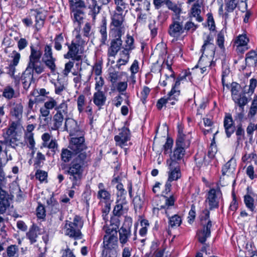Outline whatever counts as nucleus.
<instances>
[{"label":"nucleus","mask_w":257,"mask_h":257,"mask_svg":"<svg viewBox=\"0 0 257 257\" xmlns=\"http://www.w3.org/2000/svg\"><path fill=\"white\" fill-rule=\"evenodd\" d=\"M236 127V135L237 136V142L238 144L240 141L241 140V137L244 135V131L242 127L241 123H238Z\"/></svg>","instance_id":"nucleus-56"},{"label":"nucleus","mask_w":257,"mask_h":257,"mask_svg":"<svg viewBox=\"0 0 257 257\" xmlns=\"http://www.w3.org/2000/svg\"><path fill=\"white\" fill-rule=\"evenodd\" d=\"M31 53L29 57L28 66L33 67L35 73L40 74L44 71V66L40 61L42 53L41 51L35 47L33 45L30 46Z\"/></svg>","instance_id":"nucleus-3"},{"label":"nucleus","mask_w":257,"mask_h":257,"mask_svg":"<svg viewBox=\"0 0 257 257\" xmlns=\"http://www.w3.org/2000/svg\"><path fill=\"white\" fill-rule=\"evenodd\" d=\"M190 142L187 139L186 135L183 133V130L179 128L178 135L176 140V146L183 148H187L189 146Z\"/></svg>","instance_id":"nucleus-26"},{"label":"nucleus","mask_w":257,"mask_h":257,"mask_svg":"<svg viewBox=\"0 0 257 257\" xmlns=\"http://www.w3.org/2000/svg\"><path fill=\"white\" fill-rule=\"evenodd\" d=\"M111 35L113 39L108 49L107 55L108 57H115L122 46V41L121 39L122 35L118 34H111Z\"/></svg>","instance_id":"nucleus-11"},{"label":"nucleus","mask_w":257,"mask_h":257,"mask_svg":"<svg viewBox=\"0 0 257 257\" xmlns=\"http://www.w3.org/2000/svg\"><path fill=\"white\" fill-rule=\"evenodd\" d=\"M134 39L132 36H128L127 37V39L125 40V44L123 47L124 48H127V49L132 51L135 48V46H134Z\"/></svg>","instance_id":"nucleus-62"},{"label":"nucleus","mask_w":257,"mask_h":257,"mask_svg":"<svg viewBox=\"0 0 257 257\" xmlns=\"http://www.w3.org/2000/svg\"><path fill=\"white\" fill-rule=\"evenodd\" d=\"M235 163H233L232 159L228 161L222 167V174L223 176H229L232 174L235 170Z\"/></svg>","instance_id":"nucleus-33"},{"label":"nucleus","mask_w":257,"mask_h":257,"mask_svg":"<svg viewBox=\"0 0 257 257\" xmlns=\"http://www.w3.org/2000/svg\"><path fill=\"white\" fill-rule=\"evenodd\" d=\"M87 158L88 154L86 152L81 153L73 158L69 165L66 172L72 183L71 188L77 189L81 185Z\"/></svg>","instance_id":"nucleus-1"},{"label":"nucleus","mask_w":257,"mask_h":257,"mask_svg":"<svg viewBox=\"0 0 257 257\" xmlns=\"http://www.w3.org/2000/svg\"><path fill=\"white\" fill-rule=\"evenodd\" d=\"M43 61L46 66L50 69L52 73H53L55 71L56 69V66L55 64L56 59L54 57L43 59Z\"/></svg>","instance_id":"nucleus-44"},{"label":"nucleus","mask_w":257,"mask_h":257,"mask_svg":"<svg viewBox=\"0 0 257 257\" xmlns=\"http://www.w3.org/2000/svg\"><path fill=\"white\" fill-rule=\"evenodd\" d=\"M107 21L105 18L103 17L101 20V24L99 27V32L100 35V45H104L106 44L107 39L106 31Z\"/></svg>","instance_id":"nucleus-23"},{"label":"nucleus","mask_w":257,"mask_h":257,"mask_svg":"<svg viewBox=\"0 0 257 257\" xmlns=\"http://www.w3.org/2000/svg\"><path fill=\"white\" fill-rule=\"evenodd\" d=\"M19 247L16 245H11L7 248V255L5 257H18Z\"/></svg>","instance_id":"nucleus-39"},{"label":"nucleus","mask_w":257,"mask_h":257,"mask_svg":"<svg viewBox=\"0 0 257 257\" xmlns=\"http://www.w3.org/2000/svg\"><path fill=\"white\" fill-rule=\"evenodd\" d=\"M222 193L220 189H211L207 193L206 201L208 202L210 210L219 207V200Z\"/></svg>","instance_id":"nucleus-10"},{"label":"nucleus","mask_w":257,"mask_h":257,"mask_svg":"<svg viewBox=\"0 0 257 257\" xmlns=\"http://www.w3.org/2000/svg\"><path fill=\"white\" fill-rule=\"evenodd\" d=\"M70 10L76 11L87 8V3L82 0H69Z\"/></svg>","instance_id":"nucleus-30"},{"label":"nucleus","mask_w":257,"mask_h":257,"mask_svg":"<svg viewBox=\"0 0 257 257\" xmlns=\"http://www.w3.org/2000/svg\"><path fill=\"white\" fill-rule=\"evenodd\" d=\"M44 147L51 149L52 152L55 153L56 150L58 149V145L56 139H52L46 145H44Z\"/></svg>","instance_id":"nucleus-59"},{"label":"nucleus","mask_w":257,"mask_h":257,"mask_svg":"<svg viewBox=\"0 0 257 257\" xmlns=\"http://www.w3.org/2000/svg\"><path fill=\"white\" fill-rule=\"evenodd\" d=\"M23 112V106L21 103L14 104L11 110V115L18 120L22 118Z\"/></svg>","instance_id":"nucleus-29"},{"label":"nucleus","mask_w":257,"mask_h":257,"mask_svg":"<svg viewBox=\"0 0 257 257\" xmlns=\"http://www.w3.org/2000/svg\"><path fill=\"white\" fill-rule=\"evenodd\" d=\"M166 5L169 9L174 12L175 14L173 16H180V13L181 10L176 4L172 3L170 0H167Z\"/></svg>","instance_id":"nucleus-43"},{"label":"nucleus","mask_w":257,"mask_h":257,"mask_svg":"<svg viewBox=\"0 0 257 257\" xmlns=\"http://www.w3.org/2000/svg\"><path fill=\"white\" fill-rule=\"evenodd\" d=\"M204 44L202 46L201 52L202 55L204 53V51L206 48L210 49L211 51V54H214L215 53V46L213 44V38L210 34H207L206 38H204Z\"/></svg>","instance_id":"nucleus-25"},{"label":"nucleus","mask_w":257,"mask_h":257,"mask_svg":"<svg viewBox=\"0 0 257 257\" xmlns=\"http://www.w3.org/2000/svg\"><path fill=\"white\" fill-rule=\"evenodd\" d=\"M64 130L68 132L70 136H83V132L77 122L72 118H65Z\"/></svg>","instance_id":"nucleus-9"},{"label":"nucleus","mask_w":257,"mask_h":257,"mask_svg":"<svg viewBox=\"0 0 257 257\" xmlns=\"http://www.w3.org/2000/svg\"><path fill=\"white\" fill-rule=\"evenodd\" d=\"M244 202L246 206L249 209L250 211H253L254 210V199L251 196L249 195H245L244 196Z\"/></svg>","instance_id":"nucleus-47"},{"label":"nucleus","mask_w":257,"mask_h":257,"mask_svg":"<svg viewBox=\"0 0 257 257\" xmlns=\"http://www.w3.org/2000/svg\"><path fill=\"white\" fill-rule=\"evenodd\" d=\"M73 153L67 149H62L61 154L62 161L64 163L69 162L72 158L73 159L76 156V155L73 156Z\"/></svg>","instance_id":"nucleus-38"},{"label":"nucleus","mask_w":257,"mask_h":257,"mask_svg":"<svg viewBox=\"0 0 257 257\" xmlns=\"http://www.w3.org/2000/svg\"><path fill=\"white\" fill-rule=\"evenodd\" d=\"M169 164V181L177 180L181 177V172L180 167L176 161H171Z\"/></svg>","instance_id":"nucleus-17"},{"label":"nucleus","mask_w":257,"mask_h":257,"mask_svg":"<svg viewBox=\"0 0 257 257\" xmlns=\"http://www.w3.org/2000/svg\"><path fill=\"white\" fill-rule=\"evenodd\" d=\"M238 0H225V12L224 14L225 19L228 17V13L232 12L236 8Z\"/></svg>","instance_id":"nucleus-31"},{"label":"nucleus","mask_w":257,"mask_h":257,"mask_svg":"<svg viewBox=\"0 0 257 257\" xmlns=\"http://www.w3.org/2000/svg\"><path fill=\"white\" fill-rule=\"evenodd\" d=\"M128 210L127 204H122V203H117L113 210V214L114 216H120L125 213Z\"/></svg>","instance_id":"nucleus-32"},{"label":"nucleus","mask_w":257,"mask_h":257,"mask_svg":"<svg viewBox=\"0 0 257 257\" xmlns=\"http://www.w3.org/2000/svg\"><path fill=\"white\" fill-rule=\"evenodd\" d=\"M45 160V156L41 152H38L36 158V161L34 163V166L35 168H38L41 167V164L43 161Z\"/></svg>","instance_id":"nucleus-57"},{"label":"nucleus","mask_w":257,"mask_h":257,"mask_svg":"<svg viewBox=\"0 0 257 257\" xmlns=\"http://www.w3.org/2000/svg\"><path fill=\"white\" fill-rule=\"evenodd\" d=\"M165 205L164 206L162 205L160 206V208H165V213L167 216L169 217V226L172 228L176 227L179 226L182 222V219L180 216L178 215H174L172 217L169 216V211L170 209V207L173 206L174 204L175 200V198L173 196H171L170 197H165Z\"/></svg>","instance_id":"nucleus-4"},{"label":"nucleus","mask_w":257,"mask_h":257,"mask_svg":"<svg viewBox=\"0 0 257 257\" xmlns=\"http://www.w3.org/2000/svg\"><path fill=\"white\" fill-rule=\"evenodd\" d=\"M185 148L183 147L176 146L173 152V156L171 157L170 160L167 161V163H170L171 161H176L182 160L185 155Z\"/></svg>","instance_id":"nucleus-28"},{"label":"nucleus","mask_w":257,"mask_h":257,"mask_svg":"<svg viewBox=\"0 0 257 257\" xmlns=\"http://www.w3.org/2000/svg\"><path fill=\"white\" fill-rule=\"evenodd\" d=\"M132 226V221L131 218L126 219L118 230L119 242L122 245L128 241V238L131 236Z\"/></svg>","instance_id":"nucleus-7"},{"label":"nucleus","mask_w":257,"mask_h":257,"mask_svg":"<svg viewBox=\"0 0 257 257\" xmlns=\"http://www.w3.org/2000/svg\"><path fill=\"white\" fill-rule=\"evenodd\" d=\"M119 131L118 135L115 136L114 139L116 145L122 148L126 145V143L130 140L131 133L130 130L126 127H122Z\"/></svg>","instance_id":"nucleus-13"},{"label":"nucleus","mask_w":257,"mask_h":257,"mask_svg":"<svg viewBox=\"0 0 257 257\" xmlns=\"http://www.w3.org/2000/svg\"><path fill=\"white\" fill-rule=\"evenodd\" d=\"M78 137L72 138L69 145V148L76 155L86 152L84 151L87 148L84 144V138L83 136Z\"/></svg>","instance_id":"nucleus-8"},{"label":"nucleus","mask_w":257,"mask_h":257,"mask_svg":"<svg viewBox=\"0 0 257 257\" xmlns=\"http://www.w3.org/2000/svg\"><path fill=\"white\" fill-rule=\"evenodd\" d=\"M52 198L47 201L48 207L51 210L52 213H56L59 210V205L55 201H53Z\"/></svg>","instance_id":"nucleus-46"},{"label":"nucleus","mask_w":257,"mask_h":257,"mask_svg":"<svg viewBox=\"0 0 257 257\" xmlns=\"http://www.w3.org/2000/svg\"><path fill=\"white\" fill-rule=\"evenodd\" d=\"M30 15L35 17L36 28L37 29H41L43 27L45 20L46 17L44 14L39 10L31 9Z\"/></svg>","instance_id":"nucleus-20"},{"label":"nucleus","mask_w":257,"mask_h":257,"mask_svg":"<svg viewBox=\"0 0 257 257\" xmlns=\"http://www.w3.org/2000/svg\"><path fill=\"white\" fill-rule=\"evenodd\" d=\"M173 99H175V96H170V93H169L167 98L163 97L158 100L156 104L157 108L159 110H161L164 106H165V105L169 102V101H171Z\"/></svg>","instance_id":"nucleus-41"},{"label":"nucleus","mask_w":257,"mask_h":257,"mask_svg":"<svg viewBox=\"0 0 257 257\" xmlns=\"http://www.w3.org/2000/svg\"><path fill=\"white\" fill-rule=\"evenodd\" d=\"M85 102L86 98L83 94H81L78 97L77 100V108L80 113L83 111Z\"/></svg>","instance_id":"nucleus-49"},{"label":"nucleus","mask_w":257,"mask_h":257,"mask_svg":"<svg viewBox=\"0 0 257 257\" xmlns=\"http://www.w3.org/2000/svg\"><path fill=\"white\" fill-rule=\"evenodd\" d=\"M248 42L249 39L246 35H239L236 38L234 41L236 46H248Z\"/></svg>","instance_id":"nucleus-42"},{"label":"nucleus","mask_w":257,"mask_h":257,"mask_svg":"<svg viewBox=\"0 0 257 257\" xmlns=\"http://www.w3.org/2000/svg\"><path fill=\"white\" fill-rule=\"evenodd\" d=\"M210 228V224L209 223L206 227H203L202 229L198 231L197 235L198 241L200 243H205L207 238L210 237L211 235Z\"/></svg>","instance_id":"nucleus-22"},{"label":"nucleus","mask_w":257,"mask_h":257,"mask_svg":"<svg viewBox=\"0 0 257 257\" xmlns=\"http://www.w3.org/2000/svg\"><path fill=\"white\" fill-rule=\"evenodd\" d=\"M97 198L100 199V203H111V195L110 193L106 190L98 191Z\"/></svg>","instance_id":"nucleus-36"},{"label":"nucleus","mask_w":257,"mask_h":257,"mask_svg":"<svg viewBox=\"0 0 257 257\" xmlns=\"http://www.w3.org/2000/svg\"><path fill=\"white\" fill-rule=\"evenodd\" d=\"M34 72H35V68L33 69V67L27 65L26 70L22 75L21 80L23 87L26 90H27L29 88L34 79Z\"/></svg>","instance_id":"nucleus-14"},{"label":"nucleus","mask_w":257,"mask_h":257,"mask_svg":"<svg viewBox=\"0 0 257 257\" xmlns=\"http://www.w3.org/2000/svg\"><path fill=\"white\" fill-rule=\"evenodd\" d=\"M127 192L126 190H122V192H117V203H122V204H127V202L126 200V195Z\"/></svg>","instance_id":"nucleus-55"},{"label":"nucleus","mask_w":257,"mask_h":257,"mask_svg":"<svg viewBox=\"0 0 257 257\" xmlns=\"http://www.w3.org/2000/svg\"><path fill=\"white\" fill-rule=\"evenodd\" d=\"M109 229H107L106 231L107 234L103 237V246L106 249H111L114 248L116 245L117 242V237L116 236V231L114 233L111 234L109 232Z\"/></svg>","instance_id":"nucleus-18"},{"label":"nucleus","mask_w":257,"mask_h":257,"mask_svg":"<svg viewBox=\"0 0 257 257\" xmlns=\"http://www.w3.org/2000/svg\"><path fill=\"white\" fill-rule=\"evenodd\" d=\"M82 226L83 221L81 218L76 215L73 221H66L65 225V234L75 239H81L82 237V234L80 230Z\"/></svg>","instance_id":"nucleus-2"},{"label":"nucleus","mask_w":257,"mask_h":257,"mask_svg":"<svg viewBox=\"0 0 257 257\" xmlns=\"http://www.w3.org/2000/svg\"><path fill=\"white\" fill-rule=\"evenodd\" d=\"M106 97L102 91H96L93 94V101L94 103L98 107L104 105Z\"/></svg>","instance_id":"nucleus-27"},{"label":"nucleus","mask_w":257,"mask_h":257,"mask_svg":"<svg viewBox=\"0 0 257 257\" xmlns=\"http://www.w3.org/2000/svg\"><path fill=\"white\" fill-rule=\"evenodd\" d=\"M54 48L57 51L62 49L61 44L64 42V37L62 33L57 35L54 40Z\"/></svg>","instance_id":"nucleus-45"},{"label":"nucleus","mask_w":257,"mask_h":257,"mask_svg":"<svg viewBox=\"0 0 257 257\" xmlns=\"http://www.w3.org/2000/svg\"><path fill=\"white\" fill-rule=\"evenodd\" d=\"M64 115L60 113H56L53 116V124L52 129L53 130H58L62 125L64 120Z\"/></svg>","instance_id":"nucleus-35"},{"label":"nucleus","mask_w":257,"mask_h":257,"mask_svg":"<svg viewBox=\"0 0 257 257\" xmlns=\"http://www.w3.org/2000/svg\"><path fill=\"white\" fill-rule=\"evenodd\" d=\"M249 60H252L254 63L257 61V53L254 51H250L246 54L245 62L247 64Z\"/></svg>","instance_id":"nucleus-64"},{"label":"nucleus","mask_w":257,"mask_h":257,"mask_svg":"<svg viewBox=\"0 0 257 257\" xmlns=\"http://www.w3.org/2000/svg\"><path fill=\"white\" fill-rule=\"evenodd\" d=\"M198 27V25H195L191 21L187 22L185 25L183 24L184 32H186L191 31L192 33L195 31Z\"/></svg>","instance_id":"nucleus-53"},{"label":"nucleus","mask_w":257,"mask_h":257,"mask_svg":"<svg viewBox=\"0 0 257 257\" xmlns=\"http://www.w3.org/2000/svg\"><path fill=\"white\" fill-rule=\"evenodd\" d=\"M14 89L11 86H7L4 89L3 95L5 98L10 99L14 97Z\"/></svg>","instance_id":"nucleus-52"},{"label":"nucleus","mask_w":257,"mask_h":257,"mask_svg":"<svg viewBox=\"0 0 257 257\" xmlns=\"http://www.w3.org/2000/svg\"><path fill=\"white\" fill-rule=\"evenodd\" d=\"M73 14V21L74 23H77L78 25H80L82 22L84 13L82 10H79L76 11H72Z\"/></svg>","instance_id":"nucleus-40"},{"label":"nucleus","mask_w":257,"mask_h":257,"mask_svg":"<svg viewBox=\"0 0 257 257\" xmlns=\"http://www.w3.org/2000/svg\"><path fill=\"white\" fill-rule=\"evenodd\" d=\"M35 176L41 182H42L47 179V172L41 170H38L36 172Z\"/></svg>","instance_id":"nucleus-60"},{"label":"nucleus","mask_w":257,"mask_h":257,"mask_svg":"<svg viewBox=\"0 0 257 257\" xmlns=\"http://www.w3.org/2000/svg\"><path fill=\"white\" fill-rule=\"evenodd\" d=\"M33 136L34 135L32 133H27L26 134V140L29 144V147L31 149H33L35 144Z\"/></svg>","instance_id":"nucleus-58"},{"label":"nucleus","mask_w":257,"mask_h":257,"mask_svg":"<svg viewBox=\"0 0 257 257\" xmlns=\"http://www.w3.org/2000/svg\"><path fill=\"white\" fill-rule=\"evenodd\" d=\"M2 143L11 146L13 148H16L18 146V140L15 137H9Z\"/></svg>","instance_id":"nucleus-54"},{"label":"nucleus","mask_w":257,"mask_h":257,"mask_svg":"<svg viewBox=\"0 0 257 257\" xmlns=\"http://www.w3.org/2000/svg\"><path fill=\"white\" fill-rule=\"evenodd\" d=\"M210 212L207 209L203 211L202 214L200 216L201 225L202 227H206L208 223L210 224V227L212 226V222L209 218Z\"/></svg>","instance_id":"nucleus-37"},{"label":"nucleus","mask_w":257,"mask_h":257,"mask_svg":"<svg viewBox=\"0 0 257 257\" xmlns=\"http://www.w3.org/2000/svg\"><path fill=\"white\" fill-rule=\"evenodd\" d=\"M95 89L96 91H101L102 87L104 84V81L101 76L95 77Z\"/></svg>","instance_id":"nucleus-61"},{"label":"nucleus","mask_w":257,"mask_h":257,"mask_svg":"<svg viewBox=\"0 0 257 257\" xmlns=\"http://www.w3.org/2000/svg\"><path fill=\"white\" fill-rule=\"evenodd\" d=\"M40 228L35 224L31 225L26 233V238L29 239L31 244H33L37 242L39 235L41 234Z\"/></svg>","instance_id":"nucleus-16"},{"label":"nucleus","mask_w":257,"mask_h":257,"mask_svg":"<svg viewBox=\"0 0 257 257\" xmlns=\"http://www.w3.org/2000/svg\"><path fill=\"white\" fill-rule=\"evenodd\" d=\"M5 186H0V214L5 213L10 205V197L5 190Z\"/></svg>","instance_id":"nucleus-15"},{"label":"nucleus","mask_w":257,"mask_h":257,"mask_svg":"<svg viewBox=\"0 0 257 257\" xmlns=\"http://www.w3.org/2000/svg\"><path fill=\"white\" fill-rule=\"evenodd\" d=\"M225 33V31L222 30L218 33L217 36L216 43L218 47L221 49L224 48V42Z\"/></svg>","instance_id":"nucleus-48"},{"label":"nucleus","mask_w":257,"mask_h":257,"mask_svg":"<svg viewBox=\"0 0 257 257\" xmlns=\"http://www.w3.org/2000/svg\"><path fill=\"white\" fill-rule=\"evenodd\" d=\"M191 17L195 18L197 21L201 22L203 21V19L200 16L201 10L200 6L198 3H195L191 10Z\"/></svg>","instance_id":"nucleus-34"},{"label":"nucleus","mask_w":257,"mask_h":257,"mask_svg":"<svg viewBox=\"0 0 257 257\" xmlns=\"http://www.w3.org/2000/svg\"><path fill=\"white\" fill-rule=\"evenodd\" d=\"M223 123L226 136L229 138L235 131L233 120L230 114H228L225 116Z\"/></svg>","instance_id":"nucleus-21"},{"label":"nucleus","mask_w":257,"mask_h":257,"mask_svg":"<svg viewBox=\"0 0 257 257\" xmlns=\"http://www.w3.org/2000/svg\"><path fill=\"white\" fill-rule=\"evenodd\" d=\"M130 5L135 8V11L149 12L150 3L148 0H130Z\"/></svg>","instance_id":"nucleus-19"},{"label":"nucleus","mask_w":257,"mask_h":257,"mask_svg":"<svg viewBox=\"0 0 257 257\" xmlns=\"http://www.w3.org/2000/svg\"><path fill=\"white\" fill-rule=\"evenodd\" d=\"M111 34H118L122 35L124 34V27L123 25L124 16L123 15L115 12L111 16Z\"/></svg>","instance_id":"nucleus-6"},{"label":"nucleus","mask_w":257,"mask_h":257,"mask_svg":"<svg viewBox=\"0 0 257 257\" xmlns=\"http://www.w3.org/2000/svg\"><path fill=\"white\" fill-rule=\"evenodd\" d=\"M183 20L180 16H173L172 22L168 29V34L177 40L183 33Z\"/></svg>","instance_id":"nucleus-5"},{"label":"nucleus","mask_w":257,"mask_h":257,"mask_svg":"<svg viewBox=\"0 0 257 257\" xmlns=\"http://www.w3.org/2000/svg\"><path fill=\"white\" fill-rule=\"evenodd\" d=\"M68 51L64 55L65 59L71 58L73 61H79L81 59V56L78 55L79 52V44L75 43L73 41L70 44L67 43Z\"/></svg>","instance_id":"nucleus-12"},{"label":"nucleus","mask_w":257,"mask_h":257,"mask_svg":"<svg viewBox=\"0 0 257 257\" xmlns=\"http://www.w3.org/2000/svg\"><path fill=\"white\" fill-rule=\"evenodd\" d=\"M257 112V95L255 96L252 101L248 115L250 117L254 116Z\"/></svg>","instance_id":"nucleus-51"},{"label":"nucleus","mask_w":257,"mask_h":257,"mask_svg":"<svg viewBox=\"0 0 257 257\" xmlns=\"http://www.w3.org/2000/svg\"><path fill=\"white\" fill-rule=\"evenodd\" d=\"M173 140L170 138L167 139L166 142L163 146L164 153L167 154L171 152V149L173 146Z\"/></svg>","instance_id":"nucleus-63"},{"label":"nucleus","mask_w":257,"mask_h":257,"mask_svg":"<svg viewBox=\"0 0 257 257\" xmlns=\"http://www.w3.org/2000/svg\"><path fill=\"white\" fill-rule=\"evenodd\" d=\"M85 1L87 3V8L90 9V14L94 20L96 15L99 13L101 7L98 5L96 0H85Z\"/></svg>","instance_id":"nucleus-24"},{"label":"nucleus","mask_w":257,"mask_h":257,"mask_svg":"<svg viewBox=\"0 0 257 257\" xmlns=\"http://www.w3.org/2000/svg\"><path fill=\"white\" fill-rule=\"evenodd\" d=\"M181 82H182L181 81L177 79H176L174 85L173 86L171 90L169 92L170 96H174L175 97L179 95L180 90L178 89V87L181 84Z\"/></svg>","instance_id":"nucleus-50"}]
</instances>
